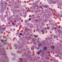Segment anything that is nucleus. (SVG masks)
Masks as SVG:
<instances>
[{
	"mask_svg": "<svg viewBox=\"0 0 62 62\" xmlns=\"http://www.w3.org/2000/svg\"><path fill=\"white\" fill-rule=\"evenodd\" d=\"M12 23L13 25H14V26H15V25H16L15 23L13 22H12Z\"/></svg>",
	"mask_w": 62,
	"mask_h": 62,
	"instance_id": "f257e3e1",
	"label": "nucleus"
},
{
	"mask_svg": "<svg viewBox=\"0 0 62 62\" xmlns=\"http://www.w3.org/2000/svg\"><path fill=\"white\" fill-rule=\"evenodd\" d=\"M41 50H40L39 52H37V54H40V53H41Z\"/></svg>",
	"mask_w": 62,
	"mask_h": 62,
	"instance_id": "f03ea898",
	"label": "nucleus"
},
{
	"mask_svg": "<svg viewBox=\"0 0 62 62\" xmlns=\"http://www.w3.org/2000/svg\"><path fill=\"white\" fill-rule=\"evenodd\" d=\"M44 50H46L47 49V47H45L44 48Z\"/></svg>",
	"mask_w": 62,
	"mask_h": 62,
	"instance_id": "7ed1b4c3",
	"label": "nucleus"
},
{
	"mask_svg": "<svg viewBox=\"0 0 62 62\" xmlns=\"http://www.w3.org/2000/svg\"><path fill=\"white\" fill-rule=\"evenodd\" d=\"M34 47H31V50H34Z\"/></svg>",
	"mask_w": 62,
	"mask_h": 62,
	"instance_id": "20e7f679",
	"label": "nucleus"
},
{
	"mask_svg": "<svg viewBox=\"0 0 62 62\" xmlns=\"http://www.w3.org/2000/svg\"><path fill=\"white\" fill-rule=\"evenodd\" d=\"M41 45H42V44H39V45H38V47H39V46H40Z\"/></svg>",
	"mask_w": 62,
	"mask_h": 62,
	"instance_id": "39448f33",
	"label": "nucleus"
},
{
	"mask_svg": "<svg viewBox=\"0 0 62 62\" xmlns=\"http://www.w3.org/2000/svg\"><path fill=\"white\" fill-rule=\"evenodd\" d=\"M44 7L46 8H48V6L46 5Z\"/></svg>",
	"mask_w": 62,
	"mask_h": 62,
	"instance_id": "423d86ee",
	"label": "nucleus"
},
{
	"mask_svg": "<svg viewBox=\"0 0 62 62\" xmlns=\"http://www.w3.org/2000/svg\"><path fill=\"white\" fill-rule=\"evenodd\" d=\"M60 8L61 9H62V7H60Z\"/></svg>",
	"mask_w": 62,
	"mask_h": 62,
	"instance_id": "0eeeda50",
	"label": "nucleus"
},
{
	"mask_svg": "<svg viewBox=\"0 0 62 62\" xmlns=\"http://www.w3.org/2000/svg\"><path fill=\"white\" fill-rule=\"evenodd\" d=\"M33 42V43L34 44H36V42H34V41Z\"/></svg>",
	"mask_w": 62,
	"mask_h": 62,
	"instance_id": "6e6552de",
	"label": "nucleus"
},
{
	"mask_svg": "<svg viewBox=\"0 0 62 62\" xmlns=\"http://www.w3.org/2000/svg\"><path fill=\"white\" fill-rule=\"evenodd\" d=\"M34 36L35 37H36V38H37V37H38V36L37 35H34Z\"/></svg>",
	"mask_w": 62,
	"mask_h": 62,
	"instance_id": "1a4fd4ad",
	"label": "nucleus"
},
{
	"mask_svg": "<svg viewBox=\"0 0 62 62\" xmlns=\"http://www.w3.org/2000/svg\"><path fill=\"white\" fill-rule=\"evenodd\" d=\"M47 28V29H50V27H48Z\"/></svg>",
	"mask_w": 62,
	"mask_h": 62,
	"instance_id": "9d476101",
	"label": "nucleus"
},
{
	"mask_svg": "<svg viewBox=\"0 0 62 62\" xmlns=\"http://www.w3.org/2000/svg\"><path fill=\"white\" fill-rule=\"evenodd\" d=\"M42 45H43V44H44V42H42Z\"/></svg>",
	"mask_w": 62,
	"mask_h": 62,
	"instance_id": "9b49d317",
	"label": "nucleus"
},
{
	"mask_svg": "<svg viewBox=\"0 0 62 62\" xmlns=\"http://www.w3.org/2000/svg\"><path fill=\"white\" fill-rule=\"evenodd\" d=\"M20 35H22V33H20Z\"/></svg>",
	"mask_w": 62,
	"mask_h": 62,
	"instance_id": "f8f14e48",
	"label": "nucleus"
},
{
	"mask_svg": "<svg viewBox=\"0 0 62 62\" xmlns=\"http://www.w3.org/2000/svg\"><path fill=\"white\" fill-rule=\"evenodd\" d=\"M40 8H42V6H40Z\"/></svg>",
	"mask_w": 62,
	"mask_h": 62,
	"instance_id": "ddd939ff",
	"label": "nucleus"
},
{
	"mask_svg": "<svg viewBox=\"0 0 62 62\" xmlns=\"http://www.w3.org/2000/svg\"><path fill=\"white\" fill-rule=\"evenodd\" d=\"M30 9H32V8L30 7Z\"/></svg>",
	"mask_w": 62,
	"mask_h": 62,
	"instance_id": "4468645a",
	"label": "nucleus"
},
{
	"mask_svg": "<svg viewBox=\"0 0 62 62\" xmlns=\"http://www.w3.org/2000/svg\"><path fill=\"white\" fill-rule=\"evenodd\" d=\"M4 41V40H1V42H3V41Z\"/></svg>",
	"mask_w": 62,
	"mask_h": 62,
	"instance_id": "2eb2a0df",
	"label": "nucleus"
},
{
	"mask_svg": "<svg viewBox=\"0 0 62 62\" xmlns=\"http://www.w3.org/2000/svg\"><path fill=\"white\" fill-rule=\"evenodd\" d=\"M29 20L30 21L31 20V18H29Z\"/></svg>",
	"mask_w": 62,
	"mask_h": 62,
	"instance_id": "dca6fc26",
	"label": "nucleus"
},
{
	"mask_svg": "<svg viewBox=\"0 0 62 62\" xmlns=\"http://www.w3.org/2000/svg\"><path fill=\"white\" fill-rule=\"evenodd\" d=\"M36 42H37V43H39V42L38 41H37Z\"/></svg>",
	"mask_w": 62,
	"mask_h": 62,
	"instance_id": "f3484780",
	"label": "nucleus"
},
{
	"mask_svg": "<svg viewBox=\"0 0 62 62\" xmlns=\"http://www.w3.org/2000/svg\"><path fill=\"white\" fill-rule=\"evenodd\" d=\"M3 30H5V28H3Z\"/></svg>",
	"mask_w": 62,
	"mask_h": 62,
	"instance_id": "a211bd4d",
	"label": "nucleus"
},
{
	"mask_svg": "<svg viewBox=\"0 0 62 62\" xmlns=\"http://www.w3.org/2000/svg\"><path fill=\"white\" fill-rule=\"evenodd\" d=\"M13 30H14V31H15V29H13Z\"/></svg>",
	"mask_w": 62,
	"mask_h": 62,
	"instance_id": "6ab92c4d",
	"label": "nucleus"
},
{
	"mask_svg": "<svg viewBox=\"0 0 62 62\" xmlns=\"http://www.w3.org/2000/svg\"><path fill=\"white\" fill-rule=\"evenodd\" d=\"M6 33H8V31H6Z\"/></svg>",
	"mask_w": 62,
	"mask_h": 62,
	"instance_id": "aec40b11",
	"label": "nucleus"
},
{
	"mask_svg": "<svg viewBox=\"0 0 62 62\" xmlns=\"http://www.w3.org/2000/svg\"><path fill=\"white\" fill-rule=\"evenodd\" d=\"M20 60H22V59L21 58H20Z\"/></svg>",
	"mask_w": 62,
	"mask_h": 62,
	"instance_id": "412c9836",
	"label": "nucleus"
},
{
	"mask_svg": "<svg viewBox=\"0 0 62 62\" xmlns=\"http://www.w3.org/2000/svg\"><path fill=\"white\" fill-rule=\"evenodd\" d=\"M2 30H1V29L0 30V31H2Z\"/></svg>",
	"mask_w": 62,
	"mask_h": 62,
	"instance_id": "4be33fe9",
	"label": "nucleus"
},
{
	"mask_svg": "<svg viewBox=\"0 0 62 62\" xmlns=\"http://www.w3.org/2000/svg\"><path fill=\"white\" fill-rule=\"evenodd\" d=\"M17 53H19V51H17Z\"/></svg>",
	"mask_w": 62,
	"mask_h": 62,
	"instance_id": "5701e85b",
	"label": "nucleus"
},
{
	"mask_svg": "<svg viewBox=\"0 0 62 62\" xmlns=\"http://www.w3.org/2000/svg\"><path fill=\"white\" fill-rule=\"evenodd\" d=\"M32 1H34V0H31Z\"/></svg>",
	"mask_w": 62,
	"mask_h": 62,
	"instance_id": "b1692460",
	"label": "nucleus"
},
{
	"mask_svg": "<svg viewBox=\"0 0 62 62\" xmlns=\"http://www.w3.org/2000/svg\"><path fill=\"white\" fill-rule=\"evenodd\" d=\"M54 29H55H55H56V28H54Z\"/></svg>",
	"mask_w": 62,
	"mask_h": 62,
	"instance_id": "393cba45",
	"label": "nucleus"
},
{
	"mask_svg": "<svg viewBox=\"0 0 62 62\" xmlns=\"http://www.w3.org/2000/svg\"><path fill=\"white\" fill-rule=\"evenodd\" d=\"M53 48H54V46H53Z\"/></svg>",
	"mask_w": 62,
	"mask_h": 62,
	"instance_id": "a878e982",
	"label": "nucleus"
},
{
	"mask_svg": "<svg viewBox=\"0 0 62 62\" xmlns=\"http://www.w3.org/2000/svg\"><path fill=\"white\" fill-rule=\"evenodd\" d=\"M1 33H3V32H2V31L1 32Z\"/></svg>",
	"mask_w": 62,
	"mask_h": 62,
	"instance_id": "bb28decb",
	"label": "nucleus"
},
{
	"mask_svg": "<svg viewBox=\"0 0 62 62\" xmlns=\"http://www.w3.org/2000/svg\"><path fill=\"white\" fill-rule=\"evenodd\" d=\"M57 18H59V16H57Z\"/></svg>",
	"mask_w": 62,
	"mask_h": 62,
	"instance_id": "cd10ccee",
	"label": "nucleus"
},
{
	"mask_svg": "<svg viewBox=\"0 0 62 62\" xmlns=\"http://www.w3.org/2000/svg\"><path fill=\"white\" fill-rule=\"evenodd\" d=\"M46 33H47V31H46Z\"/></svg>",
	"mask_w": 62,
	"mask_h": 62,
	"instance_id": "c85d7f7f",
	"label": "nucleus"
},
{
	"mask_svg": "<svg viewBox=\"0 0 62 62\" xmlns=\"http://www.w3.org/2000/svg\"><path fill=\"white\" fill-rule=\"evenodd\" d=\"M27 11H28H28H29V10H27Z\"/></svg>",
	"mask_w": 62,
	"mask_h": 62,
	"instance_id": "c756f323",
	"label": "nucleus"
},
{
	"mask_svg": "<svg viewBox=\"0 0 62 62\" xmlns=\"http://www.w3.org/2000/svg\"><path fill=\"white\" fill-rule=\"evenodd\" d=\"M6 40H5V41H6Z\"/></svg>",
	"mask_w": 62,
	"mask_h": 62,
	"instance_id": "7c9ffc66",
	"label": "nucleus"
},
{
	"mask_svg": "<svg viewBox=\"0 0 62 62\" xmlns=\"http://www.w3.org/2000/svg\"><path fill=\"white\" fill-rule=\"evenodd\" d=\"M37 49H39V48H38Z\"/></svg>",
	"mask_w": 62,
	"mask_h": 62,
	"instance_id": "2f4dec72",
	"label": "nucleus"
},
{
	"mask_svg": "<svg viewBox=\"0 0 62 62\" xmlns=\"http://www.w3.org/2000/svg\"><path fill=\"white\" fill-rule=\"evenodd\" d=\"M51 10H52V9H51Z\"/></svg>",
	"mask_w": 62,
	"mask_h": 62,
	"instance_id": "473e14b6",
	"label": "nucleus"
},
{
	"mask_svg": "<svg viewBox=\"0 0 62 62\" xmlns=\"http://www.w3.org/2000/svg\"><path fill=\"white\" fill-rule=\"evenodd\" d=\"M45 29L46 30V29Z\"/></svg>",
	"mask_w": 62,
	"mask_h": 62,
	"instance_id": "72a5a7b5",
	"label": "nucleus"
},
{
	"mask_svg": "<svg viewBox=\"0 0 62 62\" xmlns=\"http://www.w3.org/2000/svg\"><path fill=\"white\" fill-rule=\"evenodd\" d=\"M61 17H62V16H61Z\"/></svg>",
	"mask_w": 62,
	"mask_h": 62,
	"instance_id": "f704fd0d",
	"label": "nucleus"
},
{
	"mask_svg": "<svg viewBox=\"0 0 62 62\" xmlns=\"http://www.w3.org/2000/svg\"><path fill=\"white\" fill-rule=\"evenodd\" d=\"M6 3H5V4H6Z\"/></svg>",
	"mask_w": 62,
	"mask_h": 62,
	"instance_id": "c9c22d12",
	"label": "nucleus"
},
{
	"mask_svg": "<svg viewBox=\"0 0 62 62\" xmlns=\"http://www.w3.org/2000/svg\"><path fill=\"white\" fill-rule=\"evenodd\" d=\"M6 3H5V4H6Z\"/></svg>",
	"mask_w": 62,
	"mask_h": 62,
	"instance_id": "e433bc0d",
	"label": "nucleus"
},
{
	"mask_svg": "<svg viewBox=\"0 0 62 62\" xmlns=\"http://www.w3.org/2000/svg\"><path fill=\"white\" fill-rule=\"evenodd\" d=\"M13 59H14V58H13Z\"/></svg>",
	"mask_w": 62,
	"mask_h": 62,
	"instance_id": "4c0bfd02",
	"label": "nucleus"
}]
</instances>
